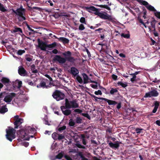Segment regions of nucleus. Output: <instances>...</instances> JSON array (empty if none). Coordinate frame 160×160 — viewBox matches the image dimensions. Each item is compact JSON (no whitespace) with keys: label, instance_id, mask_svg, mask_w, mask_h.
I'll use <instances>...</instances> for the list:
<instances>
[{"label":"nucleus","instance_id":"f257e3e1","mask_svg":"<svg viewBox=\"0 0 160 160\" xmlns=\"http://www.w3.org/2000/svg\"><path fill=\"white\" fill-rule=\"evenodd\" d=\"M63 55L65 58L61 57L58 55H56L53 58L54 62H58L61 64L64 63L66 61L71 63H73L75 61V59L71 56L72 53L69 51H68L62 53Z\"/></svg>","mask_w":160,"mask_h":160},{"label":"nucleus","instance_id":"20e7f679","mask_svg":"<svg viewBox=\"0 0 160 160\" xmlns=\"http://www.w3.org/2000/svg\"><path fill=\"white\" fill-rule=\"evenodd\" d=\"M65 105H66L67 109H70L72 108H78L79 107V104L77 103V101L76 99L69 101L67 98H66Z\"/></svg>","mask_w":160,"mask_h":160},{"label":"nucleus","instance_id":"0e129e2a","mask_svg":"<svg viewBox=\"0 0 160 160\" xmlns=\"http://www.w3.org/2000/svg\"><path fill=\"white\" fill-rule=\"evenodd\" d=\"M58 51L57 49H55L52 50V52H50V53H52L54 54H56L58 53Z\"/></svg>","mask_w":160,"mask_h":160},{"label":"nucleus","instance_id":"0eeeda50","mask_svg":"<svg viewBox=\"0 0 160 160\" xmlns=\"http://www.w3.org/2000/svg\"><path fill=\"white\" fill-rule=\"evenodd\" d=\"M38 44V47L41 49V50L46 51V48H47V44L45 42L41 40L39 38H38L37 40Z\"/></svg>","mask_w":160,"mask_h":160},{"label":"nucleus","instance_id":"39448f33","mask_svg":"<svg viewBox=\"0 0 160 160\" xmlns=\"http://www.w3.org/2000/svg\"><path fill=\"white\" fill-rule=\"evenodd\" d=\"M53 98L57 101L62 100L64 98L65 95L60 91L56 90L52 94Z\"/></svg>","mask_w":160,"mask_h":160},{"label":"nucleus","instance_id":"5fc2aeb1","mask_svg":"<svg viewBox=\"0 0 160 160\" xmlns=\"http://www.w3.org/2000/svg\"><path fill=\"white\" fill-rule=\"evenodd\" d=\"M91 96L94 98L96 102L98 101L97 99L100 100L99 98H98L93 94H90Z\"/></svg>","mask_w":160,"mask_h":160},{"label":"nucleus","instance_id":"c03bdc74","mask_svg":"<svg viewBox=\"0 0 160 160\" xmlns=\"http://www.w3.org/2000/svg\"><path fill=\"white\" fill-rule=\"evenodd\" d=\"M80 22L82 23L86 24L85 19V18L84 17H81L80 19Z\"/></svg>","mask_w":160,"mask_h":160},{"label":"nucleus","instance_id":"4d7b16f0","mask_svg":"<svg viewBox=\"0 0 160 160\" xmlns=\"http://www.w3.org/2000/svg\"><path fill=\"white\" fill-rule=\"evenodd\" d=\"M74 112H77L79 114L81 113L82 112V110H81L79 109H76L74 110Z\"/></svg>","mask_w":160,"mask_h":160},{"label":"nucleus","instance_id":"bb28decb","mask_svg":"<svg viewBox=\"0 0 160 160\" xmlns=\"http://www.w3.org/2000/svg\"><path fill=\"white\" fill-rule=\"evenodd\" d=\"M146 8L150 11L154 12L156 11V10L154 7L149 4H148L147 6H146Z\"/></svg>","mask_w":160,"mask_h":160},{"label":"nucleus","instance_id":"e2e57ef3","mask_svg":"<svg viewBox=\"0 0 160 160\" xmlns=\"http://www.w3.org/2000/svg\"><path fill=\"white\" fill-rule=\"evenodd\" d=\"M121 102H119V103H117V108L118 109H119L121 108Z\"/></svg>","mask_w":160,"mask_h":160},{"label":"nucleus","instance_id":"bf43d9fd","mask_svg":"<svg viewBox=\"0 0 160 160\" xmlns=\"http://www.w3.org/2000/svg\"><path fill=\"white\" fill-rule=\"evenodd\" d=\"M159 102H158L157 101H156L154 103V107H156L158 108L159 106Z\"/></svg>","mask_w":160,"mask_h":160},{"label":"nucleus","instance_id":"7c9ffc66","mask_svg":"<svg viewBox=\"0 0 160 160\" xmlns=\"http://www.w3.org/2000/svg\"><path fill=\"white\" fill-rule=\"evenodd\" d=\"M98 7L101 8H106L108 10L110 11L111 10L110 8L107 5H98Z\"/></svg>","mask_w":160,"mask_h":160},{"label":"nucleus","instance_id":"72a5a7b5","mask_svg":"<svg viewBox=\"0 0 160 160\" xmlns=\"http://www.w3.org/2000/svg\"><path fill=\"white\" fill-rule=\"evenodd\" d=\"M0 10L2 12H5L7 11V10L4 7L3 5L1 3L0 4Z\"/></svg>","mask_w":160,"mask_h":160},{"label":"nucleus","instance_id":"2eb2a0df","mask_svg":"<svg viewBox=\"0 0 160 160\" xmlns=\"http://www.w3.org/2000/svg\"><path fill=\"white\" fill-rule=\"evenodd\" d=\"M22 82L21 81L16 80L13 82V86L14 88L19 89L22 86Z\"/></svg>","mask_w":160,"mask_h":160},{"label":"nucleus","instance_id":"603ef678","mask_svg":"<svg viewBox=\"0 0 160 160\" xmlns=\"http://www.w3.org/2000/svg\"><path fill=\"white\" fill-rule=\"evenodd\" d=\"M140 72V71H137L135 73H132L130 74V75L133 76V77H134L135 78H136V75L139 73Z\"/></svg>","mask_w":160,"mask_h":160},{"label":"nucleus","instance_id":"cd10ccee","mask_svg":"<svg viewBox=\"0 0 160 160\" xmlns=\"http://www.w3.org/2000/svg\"><path fill=\"white\" fill-rule=\"evenodd\" d=\"M18 19L19 22H22L26 19V18L23 15L18 16Z\"/></svg>","mask_w":160,"mask_h":160},{"label":"nucleus","instance_id":"49530a36","mask_svg":"<svg viewBox=\"0 0 160 160\" xmlns=\"http://www.w3.org/2000/svg\"><path fill=\"white\" fill-rule=\"evenodd\" d=\"M26 82L29 85L32 86H34V83L30 80L27 79Z\"/></svg>","mask_w":160,"mask_h":160},{"label":"nucleus","instance_id":"a19ab883","mask_svg":"<svg viewBox=\"0 0 160 160\" xmlns=\"http://www.w3.org/2000/svg\"><path fill=\"white\" fill-rule=\"evenodd\" d=\"M57 135L58 134L56 132H54L52 134V136L53 139L55 140L58 139Z\"/></svg>","mask_w":160,"mask_h":160},{"label":"nucleus","instance_id":"5701e85b","mask_svg":"<svg viewBox=\"0 0 160 160\" xmlns=\"http://www.w3.org/2000/svg\"><path fill=\"white\" fill-rule=\"evenodd\" d=\"M82 76L83 77L84 83H88L89 82L88 80L89 79L88 75L86 73H84L82 74Z\"/></svg>","mask_w":160,"mask_h":160},{"label":"nucleus","instance_id":"a211bd4d","mask_svg":"<svg viewBox=\"0 0 160 160\" xmlns=\"http://www.w3.org/2000/svg\"><path fill=\"white\" fill-rule=\"evenodd\" d=\"M100 100H103L105 101H106L109 105H115L117 104V102L113 100H110L106 98H99Z\"/></svg>","mask_w":160,"mask_h":160},{"label":"nucleus","instance_id":"c9c22d12","mask_svg":"<svg viewBox=\"0 0 160 160\" xmlns=\"http://www.w3.org/2000/svg\"><path fill=\"white\" fill-rule=\"evenodd\" d=\"M63 153L62 152L59 153L56 156V158L58 159H61L63 156Z\"/></svg>","mask_w":160,"mask_h":160},{"label":"nucleus","instance_id":"6e6d98bb","mask_svg":"<svg viewBox=\"0 0 160 160\" xmlns=\"http://www.w3.org/2000/svg\"><path fill=\"white\" fill-rule=\"evenodd\" d=\"M81 114L83 116L89 119H90L91 118L88 113H82Z\"/></svg>","mask_w":160,"mask_h":160},{"label":"nucleus","instance_id":"6ab92c4d","mask_svg":"<svg viewBox=\"0 0 160 160\" xmlns=\"http://www.w3.org/2000/svg\"><path fill=\"white\" fill-rule=\"evenodd\" d=\"M1 82L6 86H8L10 85V83H11L9 79L5 77H2V78Z\"/></svg>","mask_w":160,"mask_h":160},{"label":"nucleus","instance_id":"ddd939ff","mask_svg":"<svg viewBox=\"0 0 160 160\" xmlns=\"http://www.w3.org/2000/svg\"><path fill=\"white\" fill-rule=\"evenodd\" d=\"M18 73L20 75L22 76H25L27 75L26 70L22 66H20L19 67Z\"/></svg>","mask_w":160,"mask_h":160},{"label":"nucleus","instance_id":"f704fd0d","mask_svg":"<svg viewBox=\"0 0 160 160\" xmlns=\"http://www.w3.org/2000/svg\"><path fill=\"white\" fill-rule=\"evenodd\" d=\"M26 25L28 30L32 32V34H34L35 33H37L36 31H35L33 29H32L27 23H26Z\"/></svg>","mask_w":160,"mask_h":160},{"label":"nucleus","instance_id":"3c124183","mask_svg":"<svg viewBox=\"0 0 160 160\" xmlns=\"http://www.w3.org/2000/svg\"><path fill=\"white\" fill-rule=\"evenodd\" d=\"M25 52L24 50H20L18 51L17 53L18 55H21L23 53H25Z\"/></svg>","mask_w":160,"mask_h":160},{"label":"nucleus","instance_id":"473e14b6","mask_svg":"<svg viewBox=\"0 0 160 160\" xmlns=\"http://www.w3.org/2000/svg\"><path fill=\"white\" fill-rule=\"evenodd\" d=\"M118 92L117 89L116 88H112L110 91V93L111 95H113L115 93L117 92Z\"/></svg>","mask_w":160,"mask_h":160},{"label":"nucleus","instance_id":"4c0bfd02","mask_svg":"<svg viewBox=\"0 0 160 160\" xmlns=\"http://www.w3.org/2000/svg\"><path fill=\"white\" fill-rule=\"evenodd\" d=\"M76 76V79L78 82L80 83H82V80L81 77L78 75Z\"/></svg>","mask_w":160,"mask_h":160},{"label":"nucleus","instance_id":"c756f323","mask_svg":"<svg viewBox=\"0 0 160 160\" xmlns=\"http://www.w3.org/2000/svg\"><path fill=\"white\" fill-rule=\"evenodd\" d=\"M152 19L153 20L151 21V25L152 28H154L155 27V25L157 21L154 18H152Z\"/></svg>","mask_w":160,"mask_h":160},{"label":"nucleus","instance_id":"69168bd1","mask_svg":"<svg viewBox=\"0 0 160 160\" xmlns=\"http://www.w3.org/2000/svg\"><path fill=\"white\" fill-rule=\"evenodd\" d=\"M112 77L113 79L116 80L117 79L118 76L115 74H112Z\"/></svg>","mask_w":160,"mask_h":160},{"label":"nucleus","instance_id":"09e8293b","mask_svg":"<svg viewBox=\"0 0 160 160\" xmlns=\"http://www.w3.org/2000/svg\"><path fill=\"white\" fill-rule=\"evenodd\" d=\"M105 31H106L105 29L102 28H99L98 29H96L95 31V32L98 31L99 33L103 32Z\"/></svg>","mask_w":160,"mask_h":160},{"label":"nucleus","instance_id":"a18cd8bd","mask_svg":"<svg viewBox=\"0 0 160 160\" xmlns=\"http://www.w3.org/2000/svg\"><path fill=\"white\" fill-rule=\"evenodd\" d=\"M85 28L84 25L82 24H80L78 28V29L79 30L81 31H82L84 30Z\"/></svg>","mask_w":160,"mask_h":160},{"label":"nucleus","instance_id":"4be33fe9","mask_svg":"<svg viewBox=\"0 0 160 160\" xmlns=\"http://www.w3.org/2000/svg\"><path fill=\"white\" fill-rule=\"evenodd\" d=\"M8 111V109L6 108V105L2 106L0 108V113L2 114Z\"/></svg>","mask_w":160,"mask_h":160},{"label":"nucleus","instance_id":"052dcab7","mask_svg":"<svg viewBox=\"0 0 160 160\" xmlns=\"http://www.w3.org/2000/svg\"><path fill=\"white\" fill-rule=\"evenodd\" d=\"M32 9H35L40 11H41L42 10V8L37 7H33L32 8Z\"/></svg>","mask_w":160,"mask_h":160},{"label":"nucleus","instance_id":"f03ea898","mask_svg":"<svg viewBox=\"0 0 160 160\" xmlns=\"http://www.w3.org/2000/svg\"><path fill=\"white\" fill-rule=\"evenodd\" d=\"M86 8L87 11L89 12H91V11L95 12H94V14L99 16L102 19L108 20H111L112 19V18L111 16L108 15L107 13L105 14L99 12L98 9L96 8L94 6L87 7Z\"/></svg>","mask_w":160,"mask_h":160},{"label":"nucleus","instance_id":"680f3d73","mask_svg":"<svg viewBox=\"0 0 160 160\" xmlns=\"http://www.w3.org/2000/svg\"><path fill=\"white\" fill-rule=\"evenodd\" d=\"M78 155L80 157V158H81V160L83 159L84 158H85V157L83 155L82 152H79Z\"/></svg>","mask_w":160,"mask_h":160},{"label":"nucleus","instance_id":"58836bf2","mask_svg":"<svg viewBox=\"0 0 160 160\" xmlns=\"http://www.w3.org/2000/svg\"><path fill=\"white\" fill-rule=\"evenodd\" d=\"M121 36L122 37H123L126 38H129L130 37V35L129 34H124L123 33H122L121 34Z\"/></svg>","mask_w":160,"mask_h":160},{"label":"nucleus","instance_id":"ea45409f","mask_svg":"<svg viewBox=\"0 0 160 160\" xmlns=\"http://www.w3.org/2000/svg\"><path fill=\"white\" fill-rule=\"evenodd\" d=\"M118 84L119 86H121L123 88H125L127 86V85L126 84H125L122 82H120L118 83Z\"/></svg>","mask_w":160,"mask_h":160},{"label":"nucleus","instance_id":"e433bc0d","mask_svg":"<svg viewBox=\"0 0 160 160\" xmlns=\"http://www.w3.org/2000/svg\"><path fill=\"white\" fill-rule=\"evenodd\" d=\"M82 119L79 117H77L76 118V122L77 123H82Z\"/></svg>","mask_w":160,"mask_h":160},{"label":"nucleus","instance_id":"de8ad7c7","mask_svg":"<svg viewBox=\"0 0 160 160\" xmlns=\"http://www.w3.org/2000/svg\"><path fill=\"white\" fill-rule=\"evenodd\" d=\"M66 127L65 126H63L59 128L58 129V131L60 132H61L62 131L65 130L66 129Z\"/></svg>","mask_w":160,"mask_h":160},{"label":"nucleus","instance_id":"f8f14e48","mask_svg":"<svg viewBox=\"0 0 160 160\" xmlns=\"http://www.w3.org/2000/svg\"><path fill=\"white\" fill-rule=\"evenodd\" d=\"M16 94L14 93H11L9 94L6 95L4 99V101L6 102L9 103L11 102L12 98L15 97Z\"/></svg>","mask_w":160,"mask_h":160},{"label":"nucleus","instance_id":"8fccbe9b","mask_svg":"<svg viewBox=\"0 0 160 160\" xmlns=\"http://www.w3.org/2000/svg\"><path fill=\"white\" fill-rule=\"evenodd\" d=\"M155 16L158 18L160 19V12L156 11L154 13Z\"/></svg>","mask_w":160,"mask_h":160},{"label":"nucleus","instance_id":"4468645a","mask_svg":"<svg viewBox=\"0 0 160 160\" xmlns=\"http://www.w3.org/2000/svg\"><path fill=\"white\" fill-rule=\"evenodd\" d=\"M70 73L73 76L75 77L78 75L79 71L76 68L72 67L71 68Z\"/></svg>","mask_w":160,"mask_h":160},{"label":"nucleus","instance_id":"aec40b11","mask_svg":"<svg viewBox=\"0 0 160 160\" xmlns=\"http://www.w3.org/2000/svg\"><path fill=\"white\" fill-rule=\"evenodd\" d=\"M108 144L109 146L112 148L117 149L118 148L120 145L118 141H117L115 143H113L111 142L109 143Z\"/></svg>","mask_w":160,"mask_h":160},{"label":"nucleus","instance_id":"412c9836","mask_svg":"<svg viewBox=\"0 0 160 160\" xmlns=\"http://www.w3.org/2000/svg\"><path fill=\"white\" fill-rule=\"evenodd\" d=\"M37 87L38 88H48L49 87L46 85V83L43 81H42L37 86Z\"/></svg>","mask_w":160,"mask_h":160},{"label":"nucleus","instance_id":"7ed1b4c3","mask_svg":"<svg viewBox=\"0 0 160 160\" xmlns=\"http://www.w3.org/2000/svg\"><path fill=\"white\" fill-rule=\"evenodd\" d=\"M7 134L6 135L7 139L10 142L15 138V133L16 130L13 128H9L6 130Z\"/></svg>","mask_w":160,"mask_h":160},{"label":"nucleus","instance_id":"13d9d810","mask_svg":"<svg viewBox=\"0 0 160 160\" xmlns=\"http://www.w3.org/2000/svg\"><path fill=\"white\" fill-rule=\"evenodd\" d=\"M94 94L96 95H101L102 94V93L100 90H98V91H95L94 92Z\"/></svg>","mask_w":160,"mask_h":160},{"label":"nucleus","instance_id":"c85d7f7f","mask_svg":"<svg viewBox=\"0 0 160 160\" xmlns=\"http://www.w3.org/2000/svg\"><path fill=\"white\" fill-rule=\"evenodd\" d=\"M57 45V43L54 42L51 44H48L47 46V48H53L56 47Z\"/></svg>","mask_w":160,"mask_h":160},{"label":"nucleus","instance_id":"9b49d317","mask_svg":"<svg viewBox=\"0 0 160 160\" xmlns=\"http://www.w3.org/2000/svg\"><path fill=\"white\" fill-rule=\"evenodd\" d=\"M61 110L62 112V113L63 114L66 116H68L70 115L71 113V111L69 109H67L66 108V105L65 106H61L60 107Z\"/></svg>","mask_w":160,"mask_h":160},{"label":"nucleus","instance_id":"f3484780","mask_svg":"<svg viewBox=\"0 0 160 160\" xmlns=\"http://www.w3.org/2000/svg\"><path fill=\"white\" fill-rule=\"evenodd\" d=\"M53 37H55L56 38L58 39L59 41L62 42L64 44H68L69 42V40L65 37L58 38L54 35H53Z\"/></svg>","mask_w":160,"mask_h":160},{"label":"nucleus","instance_id":"774afa93","mask_svg":"<svg viewBox=\"0 0 160 160\" xmlns=\"http://www.w3.org/2000/svg\"><path fill=\"white\" fill-rule=\"evenodd\" d=\"M64 157L67 160H72L70 157L68 155H65Z\"/></svg>","mask_w":160,"mask_h":160},{"label":"nucleus","instance_id":"9d476101","mask_svg":"<svg viewBox=\"0 0 160 160\" xmlns=\"http://www.w3.org/2000/svg\"><path fill=\"white\" fill-rule=\"evenodd\" d=\"M17 133V134L19 136V137L22 139H24L27 140H29V138H25V137L28 136V134L25 131L24 129H21L18 131Z\"/></svg>","mask_w":160,"mask_h":160},{"label":"nucleus","instance_id":"393cba45","mask_svg":"<svg viewBox=\"0 0 160 160\" xmlns=\"http://www.w3.org/2000/svg\"><path fill=\"white\" fill-rule=\"evenodd\" d=\"M136 1L140 4L143 5L145 6H147L149 3L146 1L142 0H136Z\"/></svg>","mask_w":160,"mask_h":160},{"label":"nucleus","instance_id":"423d86ee","mask_svg":"<svg viewBox=\"0 0 160 160\" xmlns=\"http://www.w3.org/2000/svg\"><path fill=\"white\" fill-rule=\"evenodd\" d=\"M15 122L14 123L15 125L14 128L17 129L23 122V119L19 118L18 115H16L14 117Z\"/></svg>","mask_w":160,"mask_h":160},{"label":"nucleus","instance_id":"1a4fd4ad","mask_svg":"<svg viewBox=\"0 0 160 160\" xmlns=\"http://www.w3.org/2000/svg\"><path fill=\"white\" fill-rule=\"evenodd\" d=\"M13 12L17 15L18 16H22L25 11V9L22 8L21 6L19 8H18L16 10H12Z\"/></svg>","mask_w":160,"mask_h":160},{"label":"nucleus","instance_id":"2f4dec72","mask_svg":"<svg viewBox=\"0 0 160 160\" xmlns=\"http://www.w3.org/2000/svg\"><path fill=\"white\" fill-rule=\"evenodd\" d=\"M68 125L71 127H73L75 125V122L72 119H70L69 121Z\"/></svg>","mask_w":160,"mask_h":160},{"label":"nucleus","instance_id":"37998d69","mask_svg":"<svg viewBox=\"0 0 160 160\" xmlns=\"http://www.w3.org/2000/svg\"><path fill=\"white\" fill-rule=\"evenodd\" d=\"M58 139L59 140H61L65 138V137L64 135H62V134H58Z\"/></svg>","mask_w":160,"mask_h":160},{"label":"nucleus","instance_id":"dca6fc26","mask_svg":"<svg viewBox=\"0 0 160 160\" xmlns=\"http://www.w3.org/2000/svg\"><path fill=\"white\" fill-rule=\"evenodd\" d=\"M23 129L28 134L30 133H33L35 130V128H32L30 126H26Z\"/></svg>","mask_w":160,"mask_h":160},{"label":"nucleus","instance_id":"6e6552de","mask_svg":"<svg viewBox=\"0 0 160 160\" xmlns=\"http://www.w3.org/2000/svg\"><path fill=\"white\" fill-rule=\"evenodd\" d=\"M158 95V93L155 90H153L147 93H146L144 97L147 98L148 97H157Z\"/></svg>","mask_w":160,"mask_h":160},{"label":"nucleus","instance_id":"338daca9","mask_svg":"<svg viewBox=\"0 0 160 160\" xmlns=\"http://www.w3.org/2000/svg\"><path fill=\"white\" fill-rule=\"evenodd\" d=\"M142 129H140L139 128H136L135 129V131H136L137 133H138L141 132V131L142 130Z\"/></svg>","mask_w":160,"mask_h":160},{"label":"nucleus","instance_id":"864d4df0","mask_svg":"<svg viewBox=\"0 0 160 160\" xmlns=\"http://www.w3.org/2000/svg\"><path fill=\"white\" fill-rule=\"evenodd\" d=\"M76 146L77 147L80 148L85 149V147L84 146H82L79 143H77L76 144Z\"/></svg>","mask_w":160,"mask_h":160},{"label":"nucleus","instance_id":"b1692460","mask_svg":"<svg viewBox=\"0 0 160 160\" xmlns=\"http://www.w3.org/2000/svg\"><path fill=\"white\" fill-rule=\"evenodd\" d=\"M103 45L104 46L103 47H102V49L107 53L108 52H109L110 51L109 47L106 44H103Z\"/></svg>","mask_w":160,"mask_h":160},{"label":"nucleus","instance_id":"79ce46f5","mask_svg":"<svg viewBox=\"0 0 160 160\" xmlns=\"http://www.w3.org/2000/svg\"><path fill=\"white\" fill-rule=\"evenodd\" d=\"M14 32H20L21 33H22L23 32L21 28H15L14 30Z\"/></svg>","mask_w":160,"mask_h":160},{"label":"nucleus","instance_id":"a878e982","mask_svg":"<svg viewBox=\"0 0 160 160\" xmlns=\"http://www.w3.org/2000/svg\"><path fill=\"white\" fill-rule=\"evenodd\" d=\"M31 70L33 73H36L38 72V71L36 69V66L34 64H32L31 66Z\"/></svg>","mask_w":160,"mask_h":160}]
</instances>
